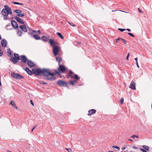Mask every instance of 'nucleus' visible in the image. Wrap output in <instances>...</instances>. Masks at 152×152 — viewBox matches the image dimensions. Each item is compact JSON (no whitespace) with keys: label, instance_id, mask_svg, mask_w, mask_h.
<instances>
[{"label":"nucleus","instance_id":"1","mask_svg":"<svg viewBox=\"0 0 152 152\" xmlns=\"http://www.w3.org/2000/svg\"><path fill=\"white\" fill-rule=\"evenodd\" d=\"M1 13L4 17V20H7L10 19L8 17V15L9 14H12V12L11 9L8 5H5L4 6V8L1 11Z\"/></svg>","mask_w":152,"mask_h":152},{"label":"nucleus","instance_id":"2","mask_svg":"<svg viewBox=\"0 0 152 152\" xmlns=\"http://www.w3.org/2000/svg\"><path fill=\"white\" fill-rule=\"evenodd\" d=\"M42 74L45 76H47V79L48 80H54L56 79V78L54 76L55 73H51L49 69H42Z\"/></svg>","mask_w":152,"mask_h":152},{"label":"nucleus","instance_id":"3","mask_svg":"<svg viewBox=\"0 0 152 152\" xmlns=\"http://www.w3.org/2000/svg\"><path fill=\"white\" fill-rule=\"evenodd\" d=\"M32 71L33 73L37 75H39L41 74H42V69L39 68L33 69Z\"/></svg>","mask_w":152,"mask_h":152},{"label":"nucleus","instance_id":"4","mask_svg":"<svg viewBox=\"0 0 152 152\" xmlns=\"http://www.w3.org/2000/svg\"><path fill=\"white\" fill-rule=\"evenodd\" d=\"M57 84L60 86L63 87H67V83L65 81H62L61 80H58L57 82Z\"/></svg>","mask_w":152,"mask_h":152},{"label":"nucleus","instance_id":"5","mask_svg":"<svg viewBox=\"0 0 152 152\" xmlns=\"http://www.w3.org/2000/svg\"><path fill=\"white\" fill-rule=\"evenodd\" d=\"M59 50V47L58 46H55L53 48V52L54 55L56 56L58 54Z\"/></svg>","mask_w":152,"mask_h":152},{"label":"nucleus","instance_id":"6","mask_svg":"<svg viewBox=\"0 0 152 152\" xmlns=\"http://www.w3.org/2000/svg\"><path fill=\"white\" fill-rule=\"evenodd\" d=\"M49 42L50 44V45L53 47L55 46H58V43L56 41L52 39H49Z\"/></svg>","mask_w":152,"mask_h":152},{"label":"nucleus","instance_id":"7","mask_svg":"<svg viewBox=\"0 0 152 152\" xmlns=\"http://www.w3.org/2000/svg\"><path fill=\"white\" fill-rule=\"evenodd\" d=\"M13 77L15 78L19 79L23 78V77L22 76L19 74L16 73H14Z\"/></svg>","mask_w":152,"mask_h":152},{"label":"nucleus","instance_id":"8","mask_svg":"<svg viewBox=\"0 0 152 152\" xmlns=\"http://www.w3.org/2000/svg\"><path fill=\"white\" fill-rule=\"evenodd\" d=\"M59 65V67L58 68V70L59 71L62 72H64L66 71L65 67L62 65Z\"/></svg>","mask_w":152,"mask_h":152},{"label":"nucleus","instance_id":"9","mask_svg":"<svg viewBox=\"0 0 152 152\" xmlns=\"http://www.w3.org/2000/svg\"><path fill=\"white\" fill-rule=\"evenodd\" d=\"M21 61L23 63H26L27 61H28L27 58L24 55L21 56V58L20 59Z\"/></svg>","mask_w":152,"mask_h":152},{"label":"nucleus","instance_id":"10","mask_svg":"<svg viewBox=\"0 0 152 152\" xmlns=\"http://www.w3.org/2000/svg\"><path fill=\"white\" fill-rule=\"evenodd\" d=\"M11 58L13 63L14 64H16L18 61L20 59V57H11Z\"/></svg>","mask_w":152,"mask_h":152},{"label":"nucleus","instance_id":"11","mask_svg":"<svg viewBox=\"0 0 152 152\" xmlns=\"http://www.w3.org/2000/svg\"><path fill=\"white\" fill-rule=\"evenodd\" d=\"M11 23L12 25L15 29L17 28H18V24L15 21L12 20L11 21Z\"/></svg>","mask_w":152,"mask_h":152},{"label":"nucleus","instance_id":"12","mask_svg":"<svg viewBox=\"0 0 152 152\" xmlns=\"http://www.w3.org/2000/svg\"><path fill=\"white\" fill-rule=\"evenodd\" d=\"M20 27L22 30L25 32H26L27 31V29L26 26L25 25H21L20 26Z\"/></svg>","mask_w":152,"mask_h":152},{"label":"nucleus","instance_id":"13","mask_svg":"<svg viewBox=\"0 0 152 152\" xmlns=\"http://www.w3.org/2000/svg\"><path fill=\"white\" fill-rule=\"evenodd\" d=\"M129 88L133 90H135V84L134 81H132V82H131Z\"/></svg>","mask_w":152,"mask_h":152},{"label":"nucleus","instance_id":"14","mask_svg":"<svg viewBox=\"0 0 152 152\" xmlns=\"http://www.w3.org/2000/svg\"><path fill=\"white\" fill-rule=\"evenodd\" d=\"M14 18L18 22L21 24H24V21H23V20L20 19L19 17L16 16Z\"/></svg>","mask_w":152,"mask_h":152},{"label":"nucleus","instance_id":"15","mask_svg":"<svg viewBox=\"0 0 152 152\" xmlns=\"http://www.w3.org/2000/svg\"><path fill=\"white\" fill-rule=\"evenodd\" d=\"M27 64L30 67H33L34 66V64L31 61L29 60H28Z\"/></svg>","mask_w":152,"mask_h":152},{"label":"nucleus","instance_id":"16","mask_svg":"<svg viewBox=\"0 0 152 152\" xmlns=\"http://www.w3.org/2000/svg\"><path fill=\"white\" fill-rule=\"evenodd\" d=\"M1 45L3 47H6L7 45V41L5 39H3L1 42Z\"/></svg>","mask_w":152,"mask_h":152},{"label":"nucleus","instance_id":"17","mask_svg":"<svg viewBox=\"0 0 152 152\" xmlns=\"http://www.w3.org/2000/svg\"><path fill=\"white\" fill-rule=\"evenodd\" d=\"M96 111V110L94 109H91V110L88 111V115H91L92 114L95 113Z\"/></svg>","mask_w":152,"mask_h":152},{"label":"nucleus","instance_id":"18","mask_svg":"<svg viewBox=\"0 0 152 152\" xmlns=\"http://www.w3.org/2000/svg\"><path fill=\"white\" fill-rule=\"evenodd\" d=\"M25 70L29 75H31L33 74V72L30 70L27 67L25 69Z\"/></svg>","mask_w":152,"mask_h":152},{"label":"nucleus","instance_id":"19","mask_svg":"<svg viewBox=\"0 0 152 152\" xmlns=\"http://www.w3.org/2000/svg\"><path fill=\"white\" fill-rule=\"evenodd\" d=\"M27 28L28 29H29V31L28 32V34H30L32 36H33V34L34 33H36L37 31H34L33 30H30V28H29L28 27H27Z\"/></svg>","mask_w":152,"mask_h":152},{"label":"nucleus","instance_id":"20","mask_svg":"<svg viewBox=\"0 0 152 152\" xmlns=\"http://www.w3.org/2000/svg\"><path fill=\"white\" fill-rule=\"evenodd\" d=\"M55 57L56 61L58 62V64H59L60 61H61L62 59L60 57H57L56 56Z\"/></svg>","mask_w":152,"mask_h":152},{"label":"nucleus","instance_id":"21","mask_svg":"<svg viewBox=\"0 0 152 152\" xmlns=\"http://www.w3.org/2000/svg\"><path fill=\"white\" fill-rule=\"evenodd\" d=\"M42 40L44 42H46L48 41V40H49V39H48L47 37H45V36H43L42 37Z\"/></svg>","mask_w":152,"mask_h":152},{"label":"nucleus","instance_id":"22","mask_svg":"<svg viewBox=\"0 0 152 152\" xmlns=\"http://www.w3.org/2000/svg\"><path fill=\"white\" fill-rule=\"evenodd\" d=\"M33 37L36 40H39L41 39L40 37L37 35H34Z\"/></svg>","mask_w":152,"mask_h":152},{"label":"nucleus","instance_id":"23","mask_svg":"<svg viewBox=\"0 0 152 152\" xmlns=\"http://www.w3.org/2000/svg\"><path fill=\"white\" fill-rule=\"evenodd\" d=\"M10 104L16 109H17L18 108V107L16 106L14 102L12 101L11 102Z\"/></svg>","mask_w":152,"mask_h":152},{"label":"nucleus","instance_id":"24","mask_svg":"<svg viewBox=\"0 0 152 152\" xmlns=\"http://www.w3.org/2000/svg\"><path fill=\"white\" fill-rule=\"evenodd\" d=\"M18 30L17 33L18 35L20 37L21 36L23 33L22 31H21L19 30L18 28Z\"/></svg>","mask_w":152,"mask_h":152},{"label":"nucleus","instance_id":"25","mask_svg":"<svg viewBox=\"0 0 152 152\" xmlns=\"http://www.w3.org/2000/svg\"><path fill=\"white\" fill-rule=\"evenodd\" d=\"M142 147L144 149H145V150L148 151L149 150V148L148 146L145 145H143L142 146Z\"/></svg>","mask_w":152,"mask_h":152},{"label":"nucleus","instance_id":"26","mask_svg":"<svg viewBox=\"0 0 152 152\" xmlns=\"http://www.w3.org/2000/svg\"><path fill=\"white\" fill-rule=\"evenodd\" d=\"M57 34L58 35L61 39H64L63 36L62 35V34L61 33L57 32Z\"/></svg>","mask_w":152,"mask_h":152},{"label":"nucleus","instance_id":"27","mask_svg":"<svg viewBox=\"0 0 152 152\" xmlns=\"http://www.w3.org/2000/svg\"><path fill=\"white\" fill-rule=\"evenodd\" d=\"M14 12L18 14H19L22 12V11L21 10H14Z\"/></svg>","mask_w":152,"mask_h":152},{"label":"nucleus","instance_id":"28","mask_svg":"<svg viewBox=\"0 0 152 152\" xmlns=\"http://www.w3.org/2000/svg\"><path fill=\"white\" fill-rule=\"evenodd\" d=\"M74 78L75 79V82H76L77 80L79 79V78L77 75H74Z\"/></svg>","mask_w":152,"mask_h":152},{"label":"nucleus","instance_id":"29","mask_svg":"<svg viewBox=\"0 0 152 152\" xmlns=\"http://www.w3.org/2000/svg\"><path fill=\"white\" fill-rule=\"evenodd\" d=\"M134 59L136 61V65H137V67L138 68H139L140 67H139V65H138V62H137L138 58H134Z\"/></svg>","mask_w":152,"mask_h":152},{"label":"nucleus","instance_id":"30","mask_svg":"<svg viewBox=\"0 0 152 152\" xmlns=\"http://www.w3.org/2000/svg\"><path fill=\"white\" fill-rule=\"evenodd\" d=\"M12 3H13L14 4H19V5H23V4L22 3H19V2H12Z\"/></svg>","mask_w":152,"mask_h":152},{"label":"nucleus","instance_id":"31","mask_svg":"<svg viewBox=\"0 0 152 152\" xmlns=\"http://www.w3.org/2000/svg\"><path fill=\"white\" fill-rule=\"evenodd\" d=\"M17 15L19 17H23L24 16V14L23 13H19Z\"/></svg>","mask_w":152,"mask_h":152},{"label":"nucleus","instance_id":"32","mask_svg":"<svg viewBox=\"0 0 152 152\" xmlns=\"http://www.w3.org/2000/svg\"><path fill=\"white\" fill-rule=\"evenodd\" d=\"M13 51H12L10 49H9L8 50V53L10 55H11L12 54V53H13Z\"/></svg>","mask_w":152,"mask_h":152},{"label":"nucleus","instance_id":"33","mask_svg":"<svg viewBox=\"0 0 152 152\" xmlns=\"http://www.w3.org/2000/svg\"><path fill=\"white\" fill-rule=\"evenodd\" d=\"M76 82H74L72 81V80H71L70 81V83L72 84V86H74L75 85V83Z\"/></svg>","mask_w":152,"mask_h":152},{"label":"nucleus","instance_id":"34","mask_svg":"<svg viewBox=\"0 0 152 152\" xmlns=\"http://www.w3.org/2000/svg\"><path fill=\"white\" fill-rule=\"evenodd\" d=\"M118 30L120 31L121 32H123L124 31H125L126 30L125 29H123V28H118Z\"/></svg>","mask_w":152,"mask_h":152},{"label":"nucleus","instance_id":"35","mask_svg":"<svg viewBox=\"0 0 152 152\" xmlns=\"http://www.w3.org/2000/svg\"><path fill=\"white\" fill-rule=\"evenodd\" d=\"M121 42H123L125 44H126V41L124 40V39H122V38H121Z\"/></svg>","mask_w":152,"mask_h":152},{"label":"nucleus","instance_id":"36","mask_svg":"<svg viewBox=\"0 0 152 152\" xmlns=\"http://www.w3.org/2000/svg\"><path fill=\"white\" fill-rule=\"evenodd\" d=\"M112 147L113 148H116L118 150L120 149L119 147L117 146H112Z\"/></svg>","mask_w":152,"mask_h":152},{"label":"nucleus","instance_id":"37","mask_svg":"<svg viewBox=\"0 0 152 152\" xmlns=\"http://www.w3.org/2000/svg\"><path fill=\"white\" fill-rule=\"evenodd\" d=\"M14 55L15 57H19L20 58V56L19 55V54L18 53H14Z\"/></svg>","mask_w":152,"mask_h":152},{"label":"nucleus","instance_id":"38","mask_svg":"<svg viewBox=\"0 0 152 152\" xmlns=\"http://www.w3.org/2000/svg\"><path fill=\"white\" fill-rule=\"evenodd\" d=\"M124 101V99L123 98H122L120 100L121 104H122L123 103Z\"/></svg>","mask_w":152,"mask_h":152},{"label":"nucleus","instance_id":"39","mask_svg":"<svg viewBox=\"0 0 152 152\" xmlns=\"http://www.w3.org/2000/svg\"><path fill=\"white\" fill-rule=\"evenodd\" d=\"M140 151L142 152H147L146 150L144 149L140 148Z\"/></svg>","mask_w":152,"mask_h":152},{"label":"nucleus","instance_id":"40","mask_svg":"<svg viewBox=\"0 0 152 152\" xmlns=\"http://www.w3.org/2000/svg\"><path fill=\"white\" fill-rule=\"evenodd\" d=\"M128 35H129V36H132V37H134V35L132 33H128Z\"/></svg>","mask_w":152,"mask_h":152},{"label":"nucleus","instance_id":"41","mask_svg":"<svg viewBox=\"0 0 152 152\" xmlns=\"http://www.w3.org/2000/svg\"><path fill=\"white\" fill-rule=\"evenodd\" d=\"M121 38L119 37L118 39H116L115 41L116 42V43L118 42V41H119V40L121 41Z\"/></svg>","mask_w":152,"mask_h":152},{"label":"nucleus","instance_id":"42","mask_svg":"<svg viewBox=\"0 0 152 152\" xmlns=\"http://www.w3.org/2000/svg\"><path fill=\"white\" fill-rule=\"evenodd\" d=\"M68 23L69 24H70L72 26H75V24H74L73 23H70L69 22Z\"/></svg>","mask_w":152,"mask_h":152},{"label":"nucleus","instance_id":"43","mask_svg":"<svg viewBox=\"0 0 152 152\" xmlns=\"http://www.w3.org/2000/svg\"><path fill=\"white\" fill-rule=\"evenodd\" d=\"M69 75H71L73 74L74 73L72 72L70 70L69 71Z\"/></svg>","mask_w":152,"mask_h":152},{"label":"nucleus","instance_id":"44","mask_svg":"<svg viewBox=\"0 0 152 152\" xmlns=\"http://www.w3.org/2000/svg\"><path fill=\"white\" fill-rule=\"evenodd\" d=\"M3 54V53L0 49V56H1Z\"/></svg>","mask_w":152,"mask_h":152},{"label":"nucleus","instance_id":"45","mask_svg":"<svg viewBox=\"0 0 152 152\" xmlns=\"http://www.w3.org/2000/svg\"><path fill=\"white\" fill-rule=\"evenodd\" d=\"M135 137L138 138V137L137 136H136L135 135H132V137L133 138H134V137Z\"/></svg>","mask_w":152,"mask_h":152},{"label":"nucleus","instance_id":"46","mask_svg":"<svg viewBox=\"0 0 152 152\" xmlns=\"http://www.w3.org/2000/svg\"><path fill=\"white\" fill-rule=\"evenodd\" d=\"M66 149L69 152H71L72 150L70 149H69L66 148Z\"/></svg>","mask_w":152,"mask_h":152},{"label":"nucleus","instance_id":"47","mask_svg":"<svg viewBox=\"0 0 152 152\" xmlns=\"http://www.w3.org/2000/svg\"><path fill=\"white\" fill-rule=\"evenodd\" d=\"M69 76L72 78H74V75H69Z\"/></svg>","mask_w":152,"mask_h":152},{"label":"nucleus","instance_id":"48","mask_svg":"<svg viewBox=\"0 0 152 152\" xmlns=\"http://www.w3.org/2000/svg\"><path fill=\"white\" fill-rule=\"evenodd\" d=\"M36 33H37V34H40L41 33V31L40 30H39L37 31H36Z\"/></svg>","mask_w":152,"mask_h":152},{"label":"nucleus","instance_id":"49","mask_svg":"<svg viewBox=\"0 0 152 152\" xmlns=\"http://www.w3.org/2000/svg\"><path fill=\"white\" fill-rule=\"evenodd\" d=\"M37 126V125L35 126L31 129V132H33L34 130V129L35 128V127Z\"/></svg>","mask_w":152,"mask_h":152},{"label":"nucleus","instance_id":"50","mask_svg":"<svg viewBox=\"0 0 152 152\" xmlns=\"http://www.w3.org/2000/svg\"><path fill=\"white\" fill-rule=\"evenodd\" d=\"M31 104L33 105L34 106V103L32 100H30V101Z\"/></svg>","mask_w":152,"mask_h":152},{"label":"nucleus","instance_id":"51","mask_svg":"<svg viewBox=\"0 0 152 152\" xmlns=\"http://www.w3.org/2000/svg\"><path fill=\"white\" fill-rule=\"evenodd\" d=\"M138 10L140 13H143V12L142 11H141V10H140L139 8L138 9Z\"/></svg>","mask_w":152,"mask_h":152},{"label":"nucleus","instance_id":"52","mask_svg":"<svg viewBox=\"0 0 152 152\" xmlns=\"http://www.w3.org/2000/svg\"><path fill=\"white\" fill-rule=\"evenodd\" d=\"M129 53H128V54L126 58V59L128 60V59H129Z\"/></svg>","mask_w":152,"mask_h":152},{"label":"nucleus","instance_id":"53","mask_svg":"<svg viewBox=\"0 0 152 152\" xmlns=\"http://www.w3.org/2000/svg\"><path fill=\"white\" fill-rule=\"evenodd\" d=\"M132 148L134 149H138L137 147H136L134 146H133Z\"/></svg>","mask_w":152,"mask_h":152},{"label":"nucleus","instance_id":"54","mask_svg":"<svg viewBox=\"0 0 152 152\" xmlns=\"http://www.w3.org/2000/svg\"><path fill=\"white\" fill-rule=\"evenodd\" d=\"M126 148V147H122V148H121V149L122 150H124Z\"/></svg>","mask_w":152,"mask_h":152},{"label":"nucleus","instance_id":"55","mask_svg":"<svg viewBox=\"0 0 152 152\" xmlns=\"http://www.w3.org/2000/svg\"><path fill=\"white\" fill-rule=\"evenodd\" d=\"M41 83L43 84H47V83H45L43 81H42Z\"/></svg>","mask_w":152,"mask_h":152},{"label":"nucleus","instance_id":"56","mask_svg":"<svg viewBox=\"0 0 152 152\" xmlns=\"http://www.w3.org/2000/svg\"><path fill=\"white\" fill-rule=\"evenodd\" d=\"M126 30L127 31H131V30L129 29V28H127L126 29Z\"/></svg>","mask_w":152,"mask_h":152},{"label":"nucleus","instance_id":"57","mask_svg":"<svg viewBox=\"0 0 152 152\" xmlns=\"http://www.w3.org/2000/svg\"><path fill=\"white\" fill-rule=\"evenodd\" d=\"M10 26V24L9 25H6V27H8V26Z\"/></svg>","mask_w":152,"mask_h":152},{"label":"nucleus","instance_id":"58","mask_svg":"<svg viewBox=\"0 0 152 152\" xmlns=\"http://www.w3.org/2000/svg\"><path fill=\"white\" fill-rule=\"evenodd\" d=\"M129 140L130 141H132V140L131 139H129Z\"/></svg>","mask_w":152,"mask_h":152},{"label":"nucleus","instance_id":"59","mask_svg":"<svg viewBox=\"0 0 152 152\" xmlns=\"http://www.w3.org/2000/svg\"><path fill=\"white\" fill-rule=\"evenodd\" d=\"M116 10H112V12H114V11H115Z\"/></svg>","mask_w":152,"mask_h":152},{"label":"nucleus","instance_id":"60","mask_svg":"<svg viewBox=\"0 0 152 152\" xmlns=\"http://www.w3.org/2000/svg\"><path fill=\"white\" fill-rule=\"evenodd\" d=\"M10 19H11V20L12 19V18H11Z\"/></svg>","mask_w":152,"mask_h":152},{"label":"nucleus","instance_id":"61","mask_svg":"<svg viewBox=\"0 0 152 152\" xmlns=\"http://www.w3.org/2000/svg\"><path fill=\"white\" fill-rule=\"evenodd\" d=\"M79 43V44H80V43Z\"/></svg>","mask_w":152,"mask_h":152}]
</instances>
